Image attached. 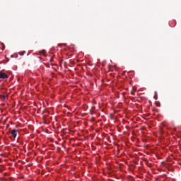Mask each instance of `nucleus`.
Returning a JSON list of instances; mask_svg holds the SVG:
<instances>
[{
    "label": "nucleus",
    "instance_id": "nucleus-1",
    "mask_svg": "<svg viewBox=\"0 0 181 181\" xmlns=\"http://www.w3.org/2000/svg\"><path fill=\"white\" fill-rule=\"evenodd\" d=\"M9 76L8 74H6L5 72H0V78L2 80H5L6 78H8Z\"/></svg>",
    "mask_w": 181,
    "mask_h": 181
},
{
    "label": "nucleus",
    "instance_id": "nucleus-2",
    "mask_svg": "<svg viewBox=\"0 0 181 181\" xmlns=\"http://www.w3.org/2000/svg\"><path fill=\"white\" fill-rule=\"evenodd\" d=\"M6 97H8V95H6V93H5L0 95V99L1 100V101H5L6 100Z\"/></svg>",
    "mask_w": 181,
    "mask_h": 181
},
{
    "label": "nucleus",
    "instance_id": "nucleus-3",
    "mask_svg": "<svg viewBox=\"0 0 181 181\" xmlns=\"http://www.w3.org/2000/svg\"><path fill=\"white\" fill-rule=\"evenodd\" d=\"M11 135L13 136V138H16V129H13L11 131Z\"/></svg>",
    "mask_w": 181,
    "mask_h": 181
},
{
    "label": "nucleus",
    "instance_id": "nucleus-4",
    "mask_svg": "<svg viewBox=\"0 0 181 181\" xmlns=\"http://www.w3.org/2000/svg\"><path fill=\"white\" fill-rule=\"evenodd\" d=\"M1 50H5V45L1 44Z\"/></svg>",
    "mask_w": 181,
    "mask_h": 181
},
{
    "label": "nucleus",
    "instance_id": "nucleus-5",
    "mask_svg": "<svg viewBox=\"0 0 181 181\" xmlns=\"http://www.w3.org/2000/svg\"><path fill=\"white\" fill-rule=\"evenodd\" d=\"M131 94H132V95H134L135 94V93H134V91H131Z\"/></svg>",
    "mask_w": 181,
    "mask_h": 181
},
{
    "label": "nucleus",
    "instance_id": "nucleus-6",
    "mask_svg": "<svg viewBox=\"0 0 181 181\" xmlns=\"http://www.w3.org/2000/svg\"><path fill=\"white\" fill-rule=\"evenodd\" d=\"M50 62H53V59L51 58Z\"/></svg>",
    "mask_w": 181,
    "mask_h": 181
}]
</instances>
